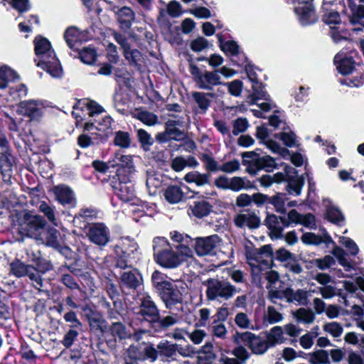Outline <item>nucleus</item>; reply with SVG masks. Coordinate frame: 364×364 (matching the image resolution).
Here are the masks:
<instances>
[{"instance_id":"1","label":"nucleus","mask_w":364,"mask_h":364,"mask_svg":"<svg viewBox=\"0 0 364 364\" xmlns=\"http://www.w3.org/2000/svg\"><path fill=\"white\" fill-rule=\"evenodd\" d=\"M153 249L155 261L164 268H176L193 257V252L190 247L179 245L176 247V251H174L164 237L155 238Z\"/></svg>"},{"instance_id":"2","label":"nucleus","mask_w":364,"mask_h":364,"mask_svg":"<svg viewBox=\"0 0 364 364\" xmlns=\"http://www.w3.org/2000/svg\"><path fill=\"white\" fill-rule=\"evenodd\" d=\"M34 49L37 65L46 70L53 77H60L63 69L50 41L41 36L36 37L34 40Z\"/></svg>"},{"instance_id":"3","label":"nucleus","mask_w":364,"mask_h":364,"mask_svg":"<svg viewBox=\"0 0 364 364\" xmlns=\"http://www.w3.org/2000/svg\"><path fill=\"white\" fill-rule=\"evenodd\" d=\"M46 225V220L39 215L26 212L19 218L20 232L26 237L38 239Z\"/></svg>"},{"instance_id":"4","label":"nucleus","mask_w":364,"mask_h":364,"mask_svg":"<svg viewBox=\"0 0 364 364\" xmlns=\"http://www.w3.org/2000/svg\"><path fill=\"white\" fill-rule=\"evenodd\" d=\"M205 284L207 287L205 294L208 300L215 301L220 299L229 300L239 291L228 282H223L216 279H209Z\"/></svg>"},{"instance_id":"5","label":"nucleus","mask_w":364,"mask_h":364,"mask_svg":"<svg viewBox=\"0 0 364 364\" xmlns=\"http://www.w3.org/2000/svg\"><path fill=\"white\" fill-rule=\"evenodd\" d=\"M190 73L198 88L211 91L215 86L223 85L218 70L202 71L197 65H190Z\"/></svg>"},{"instance_id":"6","label":"nucleus","mask_w":364,"mask_h":364,"mask_svg":"<svg viewBox=\"0 0 364 364\" xmlns=\"http://www.w3.org/2000/svg\"><path fill=\"white\" fill-rule=\"evenodd\" d=\"M186 292V285L182 281H175L165 284L160 291L161 297L167 308H171L183 301Z\"/></svg>"},{"instance_id":"7","label":"nucleus","mask_w":364,"mask_h":364,"mask_svg":"<svg viewBox=\"0 0 364 364\" xmlns=\"http://www.w3.org/2000/svg\"><path fill=\"white\" fill-rule=\"evenodd\" d=\"M308 296V291L303 289L294 291L291 288L276 289L272 286L269 287V299L273 302L284 298L289 302H297L300 305H306L309 303Z\"/></svg>"},{"instance_id":"8","label":"nucleus","mask_w":364,"mask_h":364,"mask_svg":"<svg viewBox=\"0 0 364 364\" xmlns=\"http://www.w3.org/2000/svg\"><path fill=\"white\" fill-rule=\"evenodd\" d=\"M107 3L111 6L109 10L114 13L119 28L126 31L129 30L136 21L135 11L129 6L119 7L112 1H107Z\"/></svg>"},{"instance_id":"9","label":"nucleus","mask_w":364,"mask_h":364,"mask_svg":"<svg viewBox=\"0 0 364 364\" xmlns=\"http://www.w3.org/2000/svg\"><path fill=\"white\" fill-rule=\"evenodd\" d=\"M221 244L222 240L217 235L198 237L196 240L195 250L199 256L215 255L218 250H220Z\"/></svg>"},{"instance_id":"10","label":"nucleus","mask_w":364,"mask_h":364,"mask_svg":"<svg viewBox=\"0 0 364 364\" xmlns=\"http://www.w3.org/2000/svg\"><path fill=\"white\" fill-rule=\"evenodd\" d=\"M312 0H291L294 5V11L299 16L300 23L302 25H307L316 21V16L313 6L311 4Z\"/></svg>"},{"instance_id":"11","label":"nucleus","mask_w":364,"mask_h":364,"mask_svg":"<svg viewBox=\"0 0 364 364\" xmlns=\"http://www.w3.org/2000/svg\"><path fill=\"white\" fill-rule=\"evenodd\" d=\"M240 338L255 354H264L269 348L267 338L263 339L252 332L246 331L242 333L240 335Z\"/></svg>"},{"instance_id":"12","label":"nucleus","mask_w":364,"mask_h":364,"mask_svg":"<svg viewBox=\"0 0 364 364\" xmlns=\"http://www.w3.org/2000/svg\"><path fill=\"white\" fill-rule=\"evenodd\" d=\"M112 166H118L117 174L119 178H127L125 173L130 175L135 171L132 158L129 155H122L117 152L114 159L109 161Z\"/></svg>"},{"instance_id":"13","label":"nucleus","mask_w":364,"mask_h":364,"mask_svg":"<svg viewBox=\"0 0 364 364\" xmlns=\"http://www.w3.org/2000/svg\"><path fill=\"white\" fill-rule=\"evenodd\" d=\"M270 262H272L271 247L267 245L261 248L260 251L257 253L255 258H248V263L255 274L263 270L265 267L269 268Z\"/></svg>"},{"instance_id":"14","label":"nucleus","mask_w":364,"mask_h":364,"mask_svg":"<svg viewBox=\"0 0 364 364\" xmlns=\"http://www.w3.org/2000/svg\"><path fill=\"white\" fill-rule=\"evenodd\" d=\"M234 223L239 228L247 227L250 229H255L259 228L261 220L255 211L245 210L235 216Z\"/></svg>"},{"instance_id":"15","label":"nucleus","mask_w":364,"mask_h":364,"mask_svg":"<svg viewBox=\"0 0 364 364\" xmlns=\"http://www.w3.org/2000/svg\"><path fill=\"white\" fill-rule=\"evenodd\" d=\"M109 235L108 228L102 223L92 225L87 232L90 241L100 246H104L108 242Z\"/></svg>"},{"instance_id":"16","label":"nucleus","mask_w":364,"mask_h":364,"mask_svg":"<svg viewBox=\"0 0 364 364\" xmlns=\"http://www.w3.org/2000/svg\"><path fill=\"white\" fill-rule=\"evenodd\" d=\"M18 112L31 120L38 121L42 117V106L36 100H25L19 103Z\"/></svg>"},{"instance_id":"17","label":"nucleus","mask_w":364,"mask_h":364,"mask_svg":"<svg viewBox=\"0 0 364 364\" xmlns=\"http://www.w3.org/2000/svg\"><path fill=\"white\" fill-rule=\"evenodd\" d=\"M139 314L149 322L157 321L159 316L157 307L149 296L144 297L141 300Z\"/></svg>"},{"instance_id":"18","label":"nucleus","mask_w":364,"mask_h":364,"mask_svg":"<svg viewBox=\"0 0 364 364\" xmlns=\"http://www.w3.org/2000/svg\"><path fill=\"white\" fill-rule=\"evenodd\" d=\"M265 224L277 238L281 237L284 228L289 225L285 218L278 217L275 215H268L265 219Z\"/></svg>"},{"instance_id":"19","label":"nucleus","mask_w":364,"mask_h":364,"mask_svg":"<svg viewBox=\"0 0 364 364\" xmlns=\"http://www.w3.org/2000/svg\"><path fill=\"white\" fill-rule=\"evenodd\" d=\"M191 95L197 105V112L205 114L210 105L211 98L214 97V95L210 92L195 91L192 92Z\"/></svg>"},{"instance_id":"20","label":"nucleus","mask_w":364,"mask_h":364,"mask_svg":"<svg viewBox=\"0 0 364 364\" xmlns=\"http://www.w3.org/2000/svg\"><path fill=\"white\" fill-rule=\"evenodd\" d=\"M56 200L61 204H71L75 200L73 190L65 185H59L53 188Z\"/></svg>"},{"instance_id":"21","label":"nucleus","mask_w":364,"mask_h":364,"mask_svg":"<svg viewBox=\"0 0 364 364\" xmlns=\"http://www.w3.org/2000/svg\"><path fill=\"white\" fill-rule=\"evenodd\" d=\"M199 165L198 161L193 156H177L171 161V168L176 172L183 171L186 167L196 168Z\"/></svg>"},{"instance_id":"22","label":"nucleus","mask_w":364,"mask_h":364,"mask_svg":"<svg viewBox=\"0 0 364 364\" xmlns=\"http://www.w3.org/2000/svg\"><path fill=\"white\" fill-rule=\"evenodd\" d=\"M334 63L339 73L348 75L354 69V62L350 57H346L342 53H338L334 58Z\"/></svg>"},{"instance_id":"23","label":"nucleus","mask_w":364,"mask_h":364,"mask_svg":"<svg viewBox=\"0 0 364 364\" xmlns=\"http://www.w3.org/2000/svg\"><path fill=\"white\" fill-rule=\"evenodd\" d=\"M217 356L212 343H206L198 353V364H212Z\"/></svg>"},{"instance_id":"24","label":"nucleus","mask_w":364,"mask_h":364,"mask_svg":"<svg viewBox=\"0 0 364 364\" xmlns=\"http://www.w3.org/2000/svg\"><path fill=\"white\" fill-rule=\"evenodd\" d=\"M266 338L269 347L284 343L287 338L283 328L279 326L272 327L267 333Z\"/></svg>"},{"instance_id":"25","label":"nucleus","mask_w":364,"mask_h":364,"mask_svg":"<svg viewBox=\"0 0 364 364\" xmlns=\"http://www.w3.org/2000/svg\"><path fill=\"white\" fill-rule=\"evenodd\" d=\"M82 311L87 318L91 328L97 329L102 327L105 320L99 312L94 311L88 306H85L82 308Z\"/></svg>"},{"instance_id":"26","label":"nucleus","mask_w":364,"mask_h":364,"mask_svg":"<svg viewBox=\"0 0 364 364\" xmlns=\"http://www.w3.org/2000/svg\"><path fill=\"white\" fill-rule=\"evenodd\" d=\"M164 196L168 203L176 204L182 200L183 192L178 186H170L164 190Z\"/></svg>"},{"instance_id":"27","label":"nucleus","mask_w":364,"mask_h":364,"mask_svg":"<svg viewBox=\"0 0 364 364\" xmlns=\"http://www.w3.org/2000/svg\"><path fill=\"white\" fill-rule=\"evenodd\" d=\"M121 279L122 282L129 288L135 289L140 284L139 274L135 269L124 270Z\"/></svg>"},{"instance_id":"28","label":"nucleus","mask_w":364,"mask_h":364,"mask_svg":"<svg viewBox=\"0 0 364 364\" xmlns=\"http://www.w3.org/2000/svg\"><path fill=\"white\" fill-rule=\"evenodd\" d=\"M64 37L68 46L73 49L78 42L84 39V34L77 28L70 27L65 31Z\"/></svg>"},{"instance_id":"29","label":"nucleus","mask_w":364,"mask_h":364,"mask_svg":"<svg viewBox=\"0 0 364 364\" xmlns=\"http://www.w3.org/2000/svg\"><path fill=\"white\" fill-rule=\"evenodd\" d=\"M301 241L308 245H319L322 242L328 243L331 242V237L326 232H323L322 235H317L313 232L304 233L301 237Z\"/></svg>"},{"instance_id":"30","label":"nucleus","mask_w":364,"mask_h":364,"mask_svg":"<svg viewBox=\"0 0 364 364\" xmlns=\"http://www.w3.org/2000/svg\"><path fill=\"white\" fill-rule=\"evenodd\" d=\"M210 175L209 173H200L198 171H191L186 173L184 180L188 183H194L201 186L209 183Z\"/></svg>"},{"instance_id":"31","label":"nucleus","mask_w":364,"mask_h":364,"mask_svg":"<svg viewBox=\"0 0 364 364\" xmlns=\"http://www.w3.org/2000/svg\"><path fill=\"white\" fill-rule=\"evenodd\" d=\"M119 179L122 181L123 183L120 185L119 189V197L122 200L125 202L132 200L134 197V191L132 185H128L127 183L129 179L128 178H121Z\"/></svg>"},{"instance_id":"32","label":"nucleus","mask_w":364,"mask_h":364,"mask_svg":"<svg viewBox=\"0 0 364 364\" xmlns=\"http://www.w3.org/2000/svg\"><path fill=\"white\" fill-rule=\"evenodd\" d=\"M293 316L298 322L305 324L312 323L316 318L314 312L311 309L304 308H300L293 312Z\"/></svg>"},{"instance_id":"33","label":"nucleus","mask_w":364,"mask_h":364,"mask_svg":"<svg viewBox=\"0 0 364 364\" xmlns=\"http://www.w3.org/2000/svg\"><path fill=\"white\" fill-rule=\"evenodd\" d=\"M18 77L17 73L10 68L6 66L0 68V89L6 88L9 82Z\"/></svg>"},{"instance_id":"34","label":"nucleus","mask_w":364,"mask_h":364,"mask_svg":"<svg viewBox=\"0 0 364 364\" xmlns=\"http://www.w3.org/2000/svg\"><path fill=\"white\" fill-rule=\"evenodd\" d=\"M284 317L281 313L277 311L273 306H268L263 316V321L267 324H274L283 320Z\"/></svg>"},{"instance_id":"35","label":"nucleus","mask_w":364,"mask_h":364,"mask_svg":"<svg viewBox=\"0 0 364 364\" xmlns=\"http://www.w3.org/2000/svg\"><path fill=\"white\" fill-rule=\"evenodd\" d=\"M39 210L45 215L52 225L54 226H58L59 223L58 219L55 218L54 206H50L45 201H43L40 203Z\"/></svg>"},{"instance_id":"36","label":"nucleus","mask_w":364,"mask_h":364,"mask_svg":"<svg viewBox=\"0 0 364 364\" xmlns=\"http://www.w3.org/2000/svg\"><path fill=\"white\" fill-rule=\"evenodd\" d=\"M254 166L256 169H266L270 171L275 167L276 163L274 159L270 156H264L256 159L254 161Z\"/></svg>"},{"instance_id":"37","label":"nucleus","mask_w":364,"mask_h":364,"mask_svg":"<svg viewBox=\"0 0 364 364\" xmlns=\"http://www.w3.org/2000/svg\"><path fill=\"white\" fill-rule=\"evenodd\" d=\"M253 93L250 97V104L257 103L259 100H269V95L267 92L263 89L260 83L252 85Z\"/></svg>"},{"instance_id":"38","label":"nucleus","mask_w":364,"mask_h":364,"mask_svg":"<svg viewBox=\"0 0 364 364\" xmlns=\"http://www.w3.org/2000/svg\"><path fill=\"white\" fill-rule=\"evenodd\" d=\"M130 135L127 132L118 131L115 133L114 144V145L122 148H129L131 145Z\"/></svg>"},{"instance_id":"39","label":"nucleus","mask_w":364,"mask_h":364,"mask_svg":"<svg viewBox=\"0 0 364 364\" xmlns=\"http://www.w3.org/2000/svg\"><path fill=\"white\" fill-rule=\"evenodd\" d=\"M159 354L166 358H171L176 354V345L171 344L168 341H161L157 345Z\"/></svg>"},{"instance_id":"40","label":"nucleus","mask_w":364,"mask_h":364,"mask_svg":"<svg viewBox=\"0 0 364 364\" xmlns=\"http://www.w3.org/2000/svg\"><path fill=\"white\" fill-rule=\"evenodd\" d=\"M325 9L326 12L323 16V22L328 24L331 29L336 28V26L341 23L339 14L335 11H328L326 9Z\"/></svg>"},{"instance_id":"41","label":"nucleus","mask_w":364,"mask_h":364,"mask_svg":"<svg viewBox=\"0 0 364 364\" xmlns=\"http://www.w3.org/2000/svg\"><path fill=\"white\" fill-rule=\"evenodd\" d=\"M29 266L20 260H16L10 264L11 272L16 277L26 276L28 269H29Z\"/></svg>"},{"instance_id":"42","label":"nucleus","mask_w":364,"mask_h":364,"mask_svg":"<svg viewBox=\"0 0 364 364\" xmlns=\"http://www.w3.org/2000/svg\"><path fill=\"white\" fill-rule=\"evenodd\" d=\"M81 61L85 64H92L97 58L95 50L90 47L84 48L79 53Z\"/></svg>"},{"instance_id":"43","label":"nucleus","mask_w":364,"mask_h":364,"mask_svg":"<svg viewBox=\"0 0 364 364\" xmlns=\"http://www.w3.org/2000/svg\"><path fill=\"white\" fill-rule=\"evenodd\" d=\"M286 197L283 193H277L273 197L269 198V203L274 205L277 212L284 213L285 209Z\"/></svg>"},{"instance_id":"44","label":"nucleus","mask_w":364,"mask_h":364,"mask_svg":"<svg viewBox=\"0 0 364 364\" xmlns=\"http://www.w3.org/2000/svg\"><path fill=\"white\" fill-rule=\"evenodd\" d=\"M288 184V191L291 194L299 196L301 193V188L304 186V179L301 177H296V178H291L289 177Z\"/></svg>"},{"instance_id":"45","label":"nucleus","mask_w":364,"mask_h":364,"mask_svg":"<svg viewBox=\"0 0 364 364\" xmlns=\"http://www.w3.org/2000/svg\"><path fill=\"white\" fill-rule=\"evenodd\" d=\"M9 94L14 100L25 97L28 95V89L23 84H18L10 87Z\"/></svg>"},{"instance_id":"46","label":"nucleus","mask_w":364,"mask_h":364,"mask_svg":"<svg viewBox=\"0 0 364 364\" xmlns=\"http://www.w3.org/2000/svg\"><path fill=\"white\" fill-rule=\"evenodd\" d=\"M137 137L139 143L144 150H148L154 144V139L151 135L143 129H139L137 130Z\"/></svg>"},{"instance_id":"47","label":"nucleus","mask_w":364,"mask_h":364,"mask_svg":"<svg viewBox=\"0 0 364 364\" xmlns=\"http://www.w3.org/2000/svg\"><path fill=\"white\" fill-rule=\"evenodd\" d=\"M311 364H330L328 354L326 350H318L310 355Z\"/></svg>"},{"instance_id":"48","label":"nucleus","mask_w":364,"mask_h":364,"mask_svg":"<svg viewBox=\"0 0 364 364\" xmlns=\"http://www.w3.org/2000/svg\"><path fill=\"white\" fill-rule=\"evenodd\" d=\"M323 331L334 338H338L343 331L342 326L337 322H329L323 326Z\"/></svg>"},{"instance_id":"49","label":"nucleus","mask_w":364,"mask_h":364,"mask_svg":"<svg viewBox=\"0 0 364 364\" xmlns=\"http://www.w3.org/2000/svg\"><path fill=\"white\" fill-rule=\"evenodd\" d=\"M250 182L243 178L235 176L230 178V189L239 191L250 188Z\"/></svg>"},{"instance_id":"50","label":"nucleus","mask_w":364,"mask_h":364,"mask_svg":"<svg viewBox=\"0 0 364 364\" xmlns=\"http://www.w3.org/2000/svg\"><path fill=\"white\" fill-rule=\"evenodd\" d=\"M136 119L148 126H154L158 122V117L154 114L144 111L136 114Z\"/></svg>"},{"instance_id":"51","label":"nucleus","mask_w":364,"mask_h":364,"mask_svg":"<svg viewBox=\"0 0 364 364\" xmlns=\"http://www.w3.org/2000/svg\"><path fill=\"white\" fill-rule=\"evenodd\" d=\"M350 7L352 10L351 23H361L362 21L364 20V6L361 4L355 6L350 4Z\"/></svg>"},{"instance_id":"52","label":"nucleus","mask_w":364,"mask_h":364,"mask_svg":"<svg viewBox=\"0 0 364 364\" xmlns=\"http://www.w3.org/2000/svg\"><path fill=\"white\" fill-rule=\"evenodd\" d=\"M211 210V206L205 201L196 203L193 208V213L198 218L207 215Z\"/></svg>"},{"instance_id":"53","label":"nucleus","mask_w":364,"mask_h":364,"mask_svg":"<svg viewBox=\"0 0 364 364\" xmlns=\"http://www.w3.org/2000/svg\"><path fill=\"white\" fill-rule=\"evenodd\" d=\"M343 287L350 294L355 293L358 287L364 291V278L358 277L356 278L355 282L345 281Z\"/></svg>"},{"instance_id":"54","label":"nucleus","mask_w":364,"mask_h":364,"mask_svg":"<svg viewBox=\"0 0 364 364\" xmlns=\"http://www.w3.org/2000/svg\"><path fill=\"white\" fill-rule=\"evenodd\" d=\"M110 331L114 336H117L120 339H124L130 336V333L127 331L125 326L119 322L112 325Z\"/></svg>"},{"instance_id":"55","label":"nucleus","mask_w":364,"mask_h":364,"mask_svg":"<svg viewBox=\"0 0 364 364\" xmlns=\"http://www.w3.org/2000/svg\"><path fill=\"white\" fill-rule=\"evenodd\" d=\"M332 253L337 258L338 262L346 268V270H349L350 269L351 265L348 261L346 254L343 249L336 246L333 248Z\"/></svg>"},{"instance_id":"56","label":"nucleus","mask_w":364,"mask_h":364,"mask_svg":"<svg viewBox=\"0 0 364 364\" xmlns=\"http://www.w3.org/2000/svg\"><path fill=\"white\" fill-rule=\"evenodd\" d=\"M26 276H28L29 279L33 282V286L37 289L40 290L43 287V280L40 275V272H38L35 270V267L30 265L29 269H28V272H26Z\"/></svg>"},{"instance_id":"57","label":"nucleus","mask_w":364,"mask_h":364,"mask_svg":"<svg viewBox=\"0 0 364 364\" xmlns=\"http://www.w3.org/2000/svg\"><path fill=\"white\" fill-rule=\"evenodd\" d=\"M311 263L318 269L323 270L331 267L334 264V259L331 256L326 255L323 258L313 259Z\"/></svg>"},{"instance_id":"58","label":"nucleus","mask_w":364,"mask_h":364,"mask_svg":"<svg viewBox=\"0 0 364 364\" xmlns=\"http://www.w3.org/2000/svg\"><path fill=\"white\" fill-rule=\"evenodd\" d=\"M235 324L242 329H247L252 326L251 321L247 314L239 312L235 317Z\"/></svg>"},{"instance_id":"59","label":"nucleus","mask_w":364,"mask_h":364,"mask_svg":"<svg viewBox=\"0 0 364 364\" xmlns=\"http://www.w3.org/2000/svg\"><path fill=\"white\" fill-rule=\"evenodd\" d=\"M327 218L332 223L340 224L343 221V216L340 210L334 206H331L327 209Z\"/></svg>"},{"instance_id":"60","label":"nucleus","mask_w":364,"mask_h":364,"mask_svg":"<svg viewBox=\"0 0 364 364\" xmlns=\"http://www.w3.org/2000/svg\"><path fill=\"white\" fill-rule=\"evenodd\" d=\"M338 242L348 249L350 255H355L358 253L359 248L358 245L350 238L341 236L339 237Z\"/></svg>"},{"instance_id":"61","label":"nucleus","mask_w":364,"mask_h":364,"mask_svg":"<svg viewBox=\"0 0 364 364\" xmlns=\"http://www.w3.org/2000/svg\"><path fill=\"white\" fill-rule=\"evenodd\" d=\"M211 331L214 336L222 339H225L228 333L225 325L223 323H217L216 321L213 322Z\"/></svg>"},{"instance_id":"62","label":"nucleus","mask_w":364,"mask_h":364,"mask_svg":"<svg viewBox=\"0 0 364 364\" xmlns=\"http://www.w3.org/2000/svg\"><path fill=\"white\" fill-rule=\"evenodd\" d=\"M189 339L196 345L200 344L207 336V333L202 329L196 328L188 333Z\"/></svg>"},{"instance_id":"63","label":"nucleus","mask_w":364,"mask_h":364,"mask_svg":"<svg viewBox=\"0 0 364 364\" xmlns=\"http://www.w3.org/2000/svg\"><path fill=\"white\" fill-rule=\"evenodd\" d=\"M200 159L204 163L206 170L213 172L219 171L220 166H218V162L210 156L208 154H203Z\"/></svg>"},{"instance_id":"64","label":"nucleus","mask_w":364,"mask_h":364,"mask_svg":"<svg viewBox=\"0 0 364 364\" xmlns=\"http://www.w3.org/2000/svg\"><path fill=\"white\" fill-rule=\"evenodd\" d=\"M223 85L227 86L230 94L235 97H238L242 90V83L241 81L235 80L230 82L223 83Z\"/></svg>"}]
</instances>
